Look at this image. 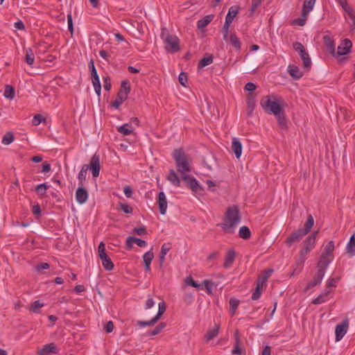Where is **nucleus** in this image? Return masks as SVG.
Wrapping results in <instances>:
<instances>
[{"instance_id": "c756f323", "label": "nucleus", "mask_w": 355, "mask_h": 355, "mask_svg": "<svg viewBox=\"0 0 355 355\" xmlns=\"http://www.w3.org/2000/svg\"><path fill=\"white\" fill-rule=\"evenodd\" d=\"M318 233V231L314 232L306 239L304 241V248H308L310 250L314 248Z\"/></svg>"}, {"instance_id": "f8f14e48", "label": "nucleus", "mask_w": 355, "mask_h": 355, "mask_svg": "<svg viewBox=\"0 0 355 355\" xmlns=\"http://www.w3.org/2000/svg\"><path fill=\"white\" fill-rule=\"evenodd\" d=\"M59 350L54 343L44 345L37 351V355H49L50 354H57Z\"/></svg>"}, {"instance_id": "7c9ffc66", "label": "nucleus", "mask_w": 355, "mask_h": 355, "mask_svg": "<svg viewBox=\"0 0 355 355\" xmlns=\"http://www.w3.org/2000/svg\"><path fill=\"white\" fill-rule=\"evenodd\" d=\"M167 180L175 187L180 186V180L173 169H171Z\"/></svg>"}, {"instance_id": "69168bd1", "label": "nucleus", "mask_w": 355, "mask_h": 355, "mask_svg": "<svg viewBox=\"0 0 355 355\" xmlns=\"http://www.w3.org/2000/svg\"><path fill=\"white\" fill-rule=\"evenodd\" d=\"M337 279L335 278H329L327 282L325 290H331L330 288L332 287L336 286Z\"/></svg>"}, {"instance_id": "e2e57ef3", "label": "nucleus", "mask_w": 355, "mask_h": 355, "mask_svg": "<svg viewBox=\"0 0 355 355\" xmlns=\"http://www.w3.org/2000/svg\"><path fill=\"white\" fill-rule=\"evenodd\" d=\"M119 206L121 209L125 214H132L133 211L132 207L128 204L120 203Z\"/></svg>"}, {"instance_id": "7ed1b4c3", "label": "nucleus", "mask_w": 355, "mask_h": 355, "mask_svg": "<svg viewBox=\"0 0 355 355\" xmlns=\"http://www.w3.org/2000/svg\"><path fill=\"white\" fill-rule=\"evenodd\" d=\"M173 158L175 162L178 172L182 175L191 172V159L183 149H175L173 153Z\"/></svg>"}, {"instance_id": "de8ad7c7", "label": "nucleus", "mask_w": 355, "mask_h": 355, "mask_svg": "<svg viewBox=\"0 0 355 355\" xmlns=\"http://www.w3.org/2000/svg\"><path fill=\"white\" fill-rule=\"evenodd\" d=\"M255 103L254 100V96L252 94H250L248 95L247 98V106L248 110V115H251L254 108Z\"/></svg>"}, {"instance_id": "a878e982", "label": "nucleus", "mask_w": 355, "mask_h": 355, "mask_svg": "<svg viewBox=\"0 0 355 355\" xmlns=\"http://www.w3.org/2000/svg\"><path fill=\"white\" fill-rule=\"evenodd\" d=\"M225 41L230 42L236 51L241 49V42L235 33H231L230 35L227 34V40Z\"/></svg>"}, {"instance_id": "680f3d73", "label": "nucleus", "mask_w": 355, "mask_h": 355, "mask_svg": "<svg viewBox=\"0 0 355 355\" xmlns=\"http://www.w3.org/2000/svg\"><path fill=\"white\" fill-rule=\"evenodd\" d=\"M178 80L180 83L184 86L187 87V74L184 72H181L179 75Z\"/></svg>"}, {"instance_id": "4d7b16f0", "label": "nucleus", "mask_w": 355, "mask_h": 355, "mask_svg": "<svg viewBox=\"0 0 355 355\" xmlns=\"http://www.w3.org/2000/svg\"><path fill=\"white\" fill-rule=\"evenodd\" d=\"M158 320L155 318V317L153 318L150 320L148 321H138L137 324L141 327H144L146 326H153L154 325Z\"/></svg>"}, {"instance_id": "4c0bfd02", "label": "nucleus", "mask_w": 355, "mask_h": 355, "mask_svg": "<svg viewBox=\"0 0 355 355\" xmlns=\"http://www.w3.org/2000/svg\"><path fill=\"white\" fill-rule=\"evenodd\" d=\"M313 225H314V219H313V217L312 216V215L310 214L307 217V220L304 224V227L302 228V232L305 234H307L311 231Z\"/></svg>"}, {"instance_id": "393cba45", "label": "nucleus", "mask_w": 355, "mask_h": 355, "mask_svg": "<svg viewBox=\"0 0 355 355\" xmlns=\"http://www.w3.org/2000/svg\"><path fill=\"white\" fill-rule=\"evenodd\" d=\"M288 71L290 76L295 80H299L303 76V73L299 67L294 64H290L288 67Z\"/></svg>"}, {"instance_id": "aec40b11", "label": "nucleus", "mask_w": 355, "mask_h": 355, "mask_svg": "<svg viewBox=\"0 0 355 355\" xmlns=\"http://www.w3.org/2000/svg\"><path fill=\"white\" fill-rule=\"evenodd\" d=\"M330 256L322 254L320 259L318 263V270L322 271V273H325L326 269L331 262Z\"/></svg>"}, {"instance_id": "4468645a", "label": "nucleus", "mask_w": 355, "mask_h": 355, "mask_svg": "<svg viewBox=\"0 0 355 355\" xmlns=\"http://www.w3.org/2000/svg\"><path fill=\"white\" fill-rule=\"evenodd\" d=\"M133 243H136L138 246L141 248H144L147 245V243L144 240L134 236H128L125 241L126 250H131L132 248Z\"/></svg>"}, {"instance_id": "39448f33", "label": "nucleus", "mask_w": 355, "mask_h": 355, "mask_svg": "<svg viewBox=\"0 0 355 355\" xmlns=\"http://www.w3.org/2000/svg\"><path fill=\"white\" fill-rule=\"evenodd\" d=\"M160 37L166 44L165 48L168 52L175 53L180 50L178 37L171 35L166 28H162Z\"/></svg>"}, {"instance_id": "6e6d98bb", "label": "nucleus", "mask_w": 355, "mask_h": 355, "mask_svg": "<svg viewBox=\"0 0 355 355\" xmlns=\"http://www.w3.org/2000/svg\"><path fill=\"white\" fill-rule=\"evenodd\" d=\"M166 324L165 322L159 323L156 327L154 328L153 330L150 331V334L152 336L159 334L166 327Z\"/></svg>"}, {"instance_id": "e433bc0d", "label": "nucleus", "mask_w": 355, "mask_h": 355, "mask_svg": "<svg viewBox=\"0 0 355 355\" xmlns=\"http://www.w3.org/2000/svg\"><path fill=\"white\" fill-rule=\"evenodd\" d=\"M220 325H216L213 329L209 330L205 336V338L207 341L212 340L214 338L217 336L219 333Z\"/></svg>"}, {"instance_id": "603ef678", "label": "nucleus", "mask_w": 355, "mask_h": 355, "mask_svg": "<svg viewBox=\"0 0 355 355\" xmlns=\"http://www.w3.org/2000/svg\"><path fill=\"white\" fill-rule=\"evenodd\" d=\"M166 303L164 301H162V302H159L158 304V312H157V315L155 316L157 320H159L161 316L166 311Z\"/></svg>"}, {"instance_id": "338daca9", "label": "nucleus", "mask_w": 355, "mask_h": 355, "mask_svg": "<svg viewBox=\"0 0 355 355\" xmlns=\"http://www.w3.org/2000/svg\"><path fill=\"white\" fill-rule=\"evenodd\" d=\"M349 17L352 19L353 22V26L355 28V10L352 8H347V10L345 12Z\"/></svg>"}, {"instance_id": "c85d7f7f", "label": "nucleus", "mask_w": 355, "mask_h": 355, "mask_svg": "<svg viewBox=\"0 0 355 355\" xmlns=\"http://www.w3.org/2000/svg\"><path fill=\"white\" fill-rule=\"evenodd\" d=\"M346 252L350 257L355 255V233L349 239L346 247Z\"/></svg>"}, {"instance_id": "5701e85b", "label": "nucleus", "mask_w": 355, "mask_h": 355, "mask_svg": "<svg viewBox=\"0 0 355 355\" xmlns=\"http://www.w3.org/2000/svg\"><path fill=\"white\" fill-rule=\"evenodd\" d=\"M232 150L237 159H239L242 153V144L237 138H233L232 142Z\"/></svg>"}, {"instance_id": "774afa93", "label": "nucleus", "mask_w": 355, "mask_h": 355, "mask_svg": "<svg viewBox=\"0 0 355 355\" xmlns=\"http://www.w3.org/2000/svg\"><path fill=\"white\" fill-rule=\"evenodd\" d=\"M103 87L104 89L107 91L110 90L112 85L109 77H103Z\"/></svg>"}, {"instance_id": "052dcab7", "label": "nucleus", "mask_w": 355, "mask_h": 355, "mask_svg": "<svg viewBox=\"0 0 355 355\" xmlns=\"http://www.w3.org/2000/svg\"><path fill=\"white\" fill-rule=\"evenodd\" d=\"M43 121H45V118L43 117L41 114H37L33 116L32 124L35 126H37Z\"/></svg>"}, {"instance_id": "c9c22d12", "label": "nucleus", "mask_w": 355, "mask_h": 355, "mask_svg": "<svg viewBox=\"0 0 355 355\" xmlns=\"http://www.w3.org/2000/svg\"><path fill=\"white\" fill-rule=\"evenodd\" d=\"M102 261V265L105 270L107 271L112 270L114 268V263L112 261L111 259L107 256H104L100 258Z\"/></svg>"}, {"instance_id": "cd10ccee", "label": "nucleus", "mask_w": 355, "mask_h": 355, "mask_svg": "<svg viewBox=\"0 0 355 355\" xmlns=\"http://www.w3.org/2000/svg\"><path fill=\"white\" fill-rule=\"evenodd\" d=\"M331 292V290H324V292L322 294H320L318 297L315 298L312 303L313 304H320L322 303H324L327 301H328L330 299L329 293Z\"/></svg>"}, {"instance_id": "9d476101", "label": "nucleus", "mask_w": 355, "mask_h": 355, "mask_svg": "<svg viewBox=\"0 0 355 355\" xmlns=\"http://www.w3.org/2000/svg\"><path fill=\"white\" fill-rule=\"evenodd\" d=\"M352 47V42L350 40L346 38L341 41L338 46V50L336 51V56L339 57L348 54Z\"/></svg>"}, {"instance_id": "a18cd8bd", "label": "nucleus", "mask_w": 355, "mask_h": 355, "mask_svg": "<svg viewBox=\"0 0 355 355\" xmlns=\"http://www.w3.org/2000/svg\"><path fill=\"white\" fill-rule=\"evenodd\" d=\"M234 337H235V345H234V348H233V349L232 351V353L233 354H241V349L239 347L240 340H239V332H238V331H235Z\"/></svg>"}, {"instance_id": "09e8293b", "label": "nucleus", "mask_w": 355, "mask_h": 355, "mask_svg": "<svg viewBox=\"0 0 355 355\" xmlns=\"http://www.w3.org/2000/svg\"><path fill=\"white\" fill-rule=\"evenodd\" d=\"M334 250V242L333 241H330L326 245L324 251L322 254L329 256H332L333 252Z\"/></svg>"}, {"instance_id": "f704fd0d", "label": "nucleus", "mask_w": 355, "mask_h": 355, "mask_svg": "<svg viewBox=\"0 0 355 355\" xmlns=\"http://www.w3.org/2000/svg\"><path fill=\"white\" fill-rule=\"evenodd\" d=\"M275 116L277 118L279 125L282 129H286L287 128V119H286V114L284 113V110L282 111H281L279 114L275 115Z\"/></svg>"}, {"instance_id": "f3484780", "label": "nucleus", "mask_w": 355, "mask_h": 355, "mask_svg": "<svg viewBox=\"0 0 355 355\" xmlns=\"http://www.w3.org/2000/svg\"><path fill=\"white\" fill-rule=\"evenodd\" d=\"M324 44L327 48V50L331 53L333 56H336V46L335 43L331 37L328 35H326L323 37Z\"/></svg>"}, {"instance_id": "58836bf2", "label": "nucleus", "mask_w": 355, "mask_h": 355, "mask_svg": "<svg viewBox=\"0 0 355 355\" xmlns=\"http://www.w3.org/2000/svg\"><path fill=\"white\" fill-rule=\"evenodd\" d=\"M240 238L247 240L251 237V232L247 226H242L239 231Z\"/></svg>"}, {"instance_id": "bf43d9fd", "label": "nucleus", "mask_w": 355, "mask_h": 355, "mask_svg": "<svg viewBox=\"0 0 355 355\" xmlns=\"http://www.w3.org/2000/svg\"><path fill=\"white\" fill-rule=\"evenodd\" d=\"M203 285L205 287L207 294L210 295L212 293V288L214 283L212 281L209 279H205L202 282Z\"/></svg>"}, {"instance_id": "dca6fc26", "label": "nucleus", "mask_w": 355, "mask_h": 355, "mask_svg": "<svg viewBox=\"0 0 355 355\" xmlns=\"http://www.w3.org/2000/svg\"><path fill=\"white\" fill-rule=\"evenodd\" d=\"M310 251L311 250L308 248H304V247L300 250V258L296 262L297 266L299 268L298 271H297V270L295 269L294 270V272L291 274V276L293 275L295 272L298 273L300 272V270H302V268L303 267L304 263L305 261L306 256Z\"/></svg>"}, {"instance_id": "ddd939ff", "label": "nucleus", "mask_w": 355, "mask_h": 355, "mask_svg": "<svg viewBox=\"0 0 355 355\" xmlns=\"http://www.w3.org/2000/svg\"><path fill=\"white\" fill-rule=\"evenodd\" d=\"M130 89L131 88L130 81L127 79L123 80L121 83V86L117 95L119 96V97H121L122 98L126 100L130 92Z\"/></svg>"}, {"instance_id": "2eb2a0df", "label": "nucleus", "mask_w": 355, "mask_h": 355, "mask_svg": "<svg viewBox=\"0 0 355 355\" xmlns=\"http://www.w3.org/2000/svg\"><path fill=\"white\" fill-rule=\"evenodd\" d=\"M88 192L83 187V186H80L76 191V199L79 204H84L87 202L88 199Z\"/></svg>"}, {"instance_id": "9b49d317", "label": "nucleus", "mask_w": 355, "mask_h": 355, "mask_svg": "<svg viewBox=\"0 0 355 355\" xmlns=\"http://www.w3.org/2000/svg\"><path fill=\"white\" fill-rule=\"evenodd\" d=\"M306 234L302 232V229L300 228L297 231L293 232L287 238L285 243L288 247H291L293 243L298 242Z\"/></svg>"}, {"instance_id": "2f4dec72", "label": "nucleus", "mask_w": 355, "mask_h": 355, "mask_svg": "<svg viewBox=\"0 0 355 355\" xmlns=\"http://www.w3.org/2000/svg\"><path fill=\"white\" fill-rule=\"evenodd\" d=\"M214 19L213 15H209L201 19L198 20L197 22V26L199 29H203L205 28Z\"/></svg>"}, {"instance_id": "37998d69", "label": "nucleus", "mask_w": 355, "mask_h": 355, "mask_svg": "<svg viewBox=\"0 0 355 355\" xmlns=\"http://www.w3.org/2000/svg\"><path fill=\"white\" fill-rule=\"evenodd\" d=\"M15 95V88L11 85H6L4 89L3 96L8 99H13Z\"/></svg>"}, {"instance_id": "6e6552de", "label": "nucleus", "mask_w": 355, "mask_h": 355, "mask_svg": "<svg viewBox=\"0 0 355 355\" xmlns=\"http://www.w3.org/2000/svg\"><path fill=\"white\" fill-rule=\"evenodd\" d=\"M182 178L193 193L201 194L203 191V187L198 184V182L194 177L183 174Z\"/></svg>"}, {"instance_id": "a211bd4d", "label": "nucleus", "mask_w": 355, "mask_h": 355, "mask_svg": "<svg viewBox=\"0 0 355 355\" xmlns=\"http://www.w3.org/2000/svg\"><path fill=\"white\" fill-rule=\"evenodd\" d=\"M324 274L322 273V271H317L315 275L314 276L313 280L309 282L305 288L306 291H308L319 284H321L322 280L324 277Z\"/></svg>"}, {"instance_id": "c03bdc74", "label": "nucleus", "mask_w": 355, "mask_h": 355, "mask_svg": "<svg viewBox=\"0 0 355 355\" xmlns=\"http://www.w3.org/2000/svg\"><path fill=\"white\" fill-rule=\"evenodd\" d=\"M213 60L214 58L212 55H208L207 56L202 58L198 63V67L202 68L211 64L213 62Z\"/></svg>"}, {"instance_id": "13d9d810", "label": "nucleus", "mask_w": 355, "mask_h": 355, "mask_svg": "<svg viewBox=\"0 0 355 355\" xmlns=\"http://www.w3.org/2000/svg\"><path fill=\"white\" fill-rule=\"evenodd\" d=\"M185 283L189 285V286H191L192 287H194V288H196L198 289H200L202 288H201V286L200 284H198L193 278L192 277L189 276V277H187L186 279H185Z\"/></svg>"}, {"instance_id": "0e129e2a", "label": "nucleus", "mask_w": 355, "mask_h": 355, "mask_svg": "<svg viewBox=\"0 0 355 355\" xmlns=\"http://www.w3.org/2000/svg\"><path fill=\"white\" fill-rule=\"evenodd\" d=\"M125 100L122 98L121 97H119V96H116V99L112 102V105L115 108L118 109L121 105L123 103V101Z\"/></svg>"}, {"instance_id": "4be33fe9", "label": "nucleus", "mask_w": 355, "mask_h": 355, "mask_svg": "<svg viewBox=\"0 0 355 355\" xmlns=\"http://www.w3.org/2000/svg\"><path fill=\"white\" fill-rule=\"evenodd\" d=\"M235 258H236V252L234 250H229L227 252V254H226V256H225V261H224V263H223V266L225 268H230L234 262V260H235Z\"/></svg>"}, {"instance_id": "79ce46f5", "label": "nucleus", "mask_w": 355, "mask_h": 355, "mask_svg": "<svg viewBox=\"0 0 355 355\" xmlns=\"http://www.w3.org/2000/svg\"><path fill=\"white\" fill-rule=\"evenodd\" d=\"M273 272L272 269H267L264 270L263 273L260 276L257 280L258 283L263 285L266 283L268 279L270 277L271 274Z\"/></svg>"}, {"instance_id": "72a5a7b5", "label": "nucleus", "mask_w": 355, "mask_h": 355, "mask_svg": "<svg viewBox=\"0 0 355 355\" xmlns=\"http://www.w3.org/2000/svg\"><path fill=\"white\" fill-rule=\"evenodd\" d=\"M117 131L123 135H130L133 131V128L130 123H124L117 128Z\"/></svg>"}, {"instance_id": "f257e3e1", "label": "nucleus", "mask_w": 355, "mask_h": 355, "mask_svg": "<svg viewBox=\"0 0 355 355\" xmlns=\"http://www.w3.org/2000/svg\"><path fill=\"white\" fill-rule=\"evenodd\" d=\"M241 217L237 206L229 207L225 212L224 221L220 226L224 232L234 234L235 228L241 222Z\"/></svg>"}, {"instance_id": "ea45409f", "label": "nucleus", "mask_w": 355, "mask_h": 355, "mask_svg": "<svg viewBox=\"0 0 355 355\" xmlns=\"http://www.w3.org/2000/svg\"><path fill=\"white\" fill-rule=\"evenodd\" d=\"M44 306V303H42L40 300H36L34 302H33L31 306L28 308V310L31 312L35 313H40V309Z\"/></svg>"}, {"instance_id": "1a4fd4ad", "label": "nucleus", "mask_w": 355, "mask_h": 355, "mask_svg": "<svg viewBox=\"0 0 355 355\" xmlns=\"http://www.w3.org/2000/svg\"><path fill=\"white\" fill-rule=\"evenodd\" d=\"M349 327V319L347 318L344 319L341 323L338 324L336 326L335 329V334H336V340H340L345 334L347 331Z\"/></svg>"}, {"instance_id": "864d4df0", "label": "nucleus", "mask_w": 355, "mask_h": 355, "mask_svg": "<svg viewBox=\"0 0 355 355\" xmlns=\"http://www.w3.org/2000/svg\"><path fill=\"white\" fill-rule=\"evenodd\" d=\"M262 286L263 285L261 284L260 283H257L255 291L253 292L251 297L253 300H257L261 297Z\"/></svg>"}, {"instance_id": "49530a36", "label": "nucleus", "mask_w": 355, "mask_h": 355, "mask_svg": "<svg viewBox=\"0 0 355 355\" xmlns=\"http://www.w3.org/2000/svg\"><path fill=\"white\" fill-rule=\"evenodd\" d=\"M239 300L236 298H231L230 300V313L232 315L235 314L236 310L239 305Z\"/></svg>"}, {"instance_id": "f03ea898", "label": "nucleus", "mask_w": 355, "mask_h": 355, "mask_svg": "<svg viewBox=\"0 0 355 355\" xmlns=\"http://www.w3.org/2000/svg\"><path fill=\"white\" fill-rule=\"evenodd\" d=\"M88 169H90L94 178H97L99 175L101 170L100 156L95 153L91 158L89 164H84L80 171L78 179L80 186H83L86 181L87 174Z\"/></svg>"}, {"instance_id": "8fccbe9b", "label": "nucleus", "mask_w": 355, "mask_h": 355, "mask_svg": "<svg viewBox=\"0 0 355 355\" xmlns=\"http://www.w3.org/2000/svg\"><path fill=\"white\" fill-rule=\"evenodd\" d=\"M92 84L94 87V90L96 93V94L100 96H101V85L100 83V78L99 77H95L92 78Z\"/></svg>"}, {"instance_id": "bb28decb", "label": "nucleus", "mask_w": 355, "mask_h": 355, "mask_svg": "<svg viewBox=\"0 0 355 355\" xmlns=\"http://www.w3.org/2000/svg\"><path fill=\"white\" fill-rule=\"evenodd\" d=\"M154 258V254L152 250L146 252L143 256L144 262L145 264V270L149 272L150 270V263Z\"/></svg>"}, {"instance_id": "0eeeda50", "label": "nucleus", "mask_w": 355, "mask_h": 355, "mask_svg": "<svg viewBox=\"0 0 355 355\" xmlns=\"http://www.w3.org/2000/svg\"><path fill=\"white\" fill-rule=\"evenodd\" d=\"M293 48L301 57L303 61V67L309 70L311 66V60L304 45L300 42H296L293 43Z\"/></svg>"}, {"instance_id": "6ab92c4d", "label": "nucleus", "mask_w": 355, "mask_h": 355, "mask_svg": "<svg viewBox=\"0 0 355 355\" xmlns=\"http://www.w3.org/2000/svg\"><path fill=\"white\" fill-rule=\"evenodd\" d=\"M330 256L322 254L320 259L318 263V270L322 271V273H325L326 269L331 262Z\"/></svg>"}, {"instance_id": "b1692460", "label": "nucleus", "mask_w": 355, "mask_h": 355, "mask_svg": "<svg viewBox=\"0 0 355 355\" xmlns=\"http://www.w3.org/2000/svg\"><path fill=\"white\" fill-rule=\"evenodd\" d=\"M171 248V244L169 243H164L162 245L161 251L159 253V257L160 267H162L163 263L165 261V257H166V254L169 252Z\"/></svg>"}, {"instance_id": "a19ab883", "label": "nucleus", "mask_w": 355, "mask_h": 355, "mask_svg": "<svg viewBox=\"0 0 355 355\" xmlns=\"http://www.w3.org/2000/svg\"><path fill=\"white\" fill-rule=\"evenodd\" d=\"M25 60L26 62L31 66L34 63L35 54L32 49L28 48L26 49Z\"/></svg>"}, {"instance_id": "473e14b6", "label": "nucleus", "mask_w": 355, "mask_h": 355, "mask_svg": "<svg viewBox=\"0 0 355 355\" xmlns=\"http://www.w3.org/2000/svg\"><path fill=\"white\" fill-rule=\"evenodd\" d=\"M315 3L305 0L302 9V16L307 17L309 12L313 10Z\"/></svg>"}, {"instance_id": "20e7f679", "label": "nucleus", "mask_w": 355, "mask_h": 355, "mask_svg": "<svg viewBox=\"0 0 355 355\" xmlns=\"http://www.w3.org/2000/svg\"><path fill=\"white\" fill-rule=\"evenodd\" d=\"M281 103H284L282 100H276L274 96H263L260 104L264 111L270 114L277 115L281 111L283 110V107Z\"/></svg>"}, {"instance_id": "3c124183", "label": "nucleus", "mask_w": 355, "mask_h": 355, "mask_svg": "<svg viewBox=\"0 0 355 355\" xmlns=\"http://www.w3.org/2000/svg\"><path fill=\"white\" fill-rule=\"evenodd\" d=\"M14 135L11 132H8L3 135L1 141L5 145H9L14 141Z\"/></svg>"}, {"instance_id": "412c9836", "label": "nucleus", "mask_w": 355, "mask_h": 355, "mask_svg": "<svg viewBox=\"0 0 355 355\" xmlns=\"http://www.w3.org/2000/svg\"><path fill=\"white\" fill-rule=\"evenodd\" d=\"M157 203L160 214L162 215L165 214L167 209V200L166 195L163 191H160L158 194Z\"/></svg>"}, {"instance_id": "423d86ee", "label": "nucleus", "mask_w": 355, "mask_h": 355, "mask_svg": "<svg viewBox=\"0 0 355 355\" xmlns=\"http://www.w3.org/2000/svg\"><path fill=\"white\" fill-rule=\"evenodd\" d=\"M239 7L236 6H232L229 8L228 12L225 17V24L222 28V33L224 40H227V33H229V28L232 23L234 17L239 12Z\"/></svg>"}, {"instance_id": "5fc2aeb1", "label": "nucleus", "mask_w": 355, "mask_h": 355, "mask_svg": "<svg viewBox=\"0 0 355 355\" xmlns=\"http://www.w3.org/2000/svg\"><path fill=\"white\" fill-rule=\"evenodd\" d=\"M48 188H49L48 185H46L45 183H42L36 187L35 191L39 195L44 196L46 193Z\"/></svg>"}]
</instances>
